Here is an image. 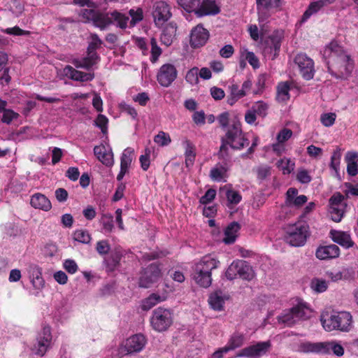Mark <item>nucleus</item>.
Instances as JSON below:
<instances>
[{"instance_id": "26", "label": "nucleus", "mask_w": 358, "mask_h": 358, "mask_svg": "<svg viewBox=\"0 0 358 358\" xmlns=\"http://www.w3.org/2000/svg\"><path fill=\"white\" fill-rule=\"evenodd\" d=\"M99 56L96 52H87V55L81 59H74L72 62L76 68L90 69L99 61Z\"/></svg>"}, {"instance_id": "12", "label": "nucleus", "mask_w": 358, "mask_h": 358, "mask_svg": "<svg viewBox=\"0 0 358 358\" xmlns=\"http://www.w3.org/2000/svg\"><path fill=\"white\" fill-rule=\"evenodd\" d=\"M27 273L33 288V294L38 296L45 287L42 269L36 264H30L27 268Z\"/></svg>"}, {"instance_id": "54", "label": "nucleus", "mask_w": 358, "mask_h": 358, "mask_svg": "<svg viewBox=\"0 0 358 358\" xmlns=\"http://www.w3.org/2000/svg\"><path fill=\"white\" fill-rule=\"evenodd\" d=\"M185 80L190 85H196L199 83V69L194 67L189 69L185 76Z\"/></svg>"}, {"instance_id": "17", "label": "nucleus", "mask_w": 358, "mask_h": 358, "mask_svg": "<svg viewBox=\"0 0 358 358\" xmlns=\"http://www.w3.org/2000/svg\"><path fill=\"white\" fill-rule=\"evenodd\" d=\"M220 5L215 0L200 1V6L196 11V15L199 17L215 15L220 13Z\"/></svg>"}, {"instance_id": "11", "label": "nucleus", "mask_w": 358, "mask_h": 358, "mask_svg": "<svg viewBox=\"0 0 358 358\" xmlns=\"http://www.w3.org/2000/svg\"><path fill=\"white\" fill-rule=\"evenodd\" d=\"M52 344V334L49 327H45L38 334L36 342L31 348L34 354L43 357L50 348Z\"/></svg>"}, {"instance_id": "8", "label": "nucleus", "mask_w": 358, "mask_h": 358, "mask_svg": "<svg viewBox=\"0 0 358 358\" xmlns=\"http://www.w3.org/2000/svg\"><path fill=\"white\" fill-rule=\"evenodd\" d=\"M146 344L145 337L141 334H134L123 341L118 348V354L122 357L141 352Z\"/></svg>"}, {"instance_id": "31", "label": "nucleus", "mask_w": 358, "mask_h": 358, "mask_svg": "<svg viewBox=\"0 0 358 358\" xmlns=\"http://www.w3.org/2000/svg\"><path fill=\"white\" fill-rule=\"evenodd\" d=\"M240 229V225L236 222L230 223L224 230V237L223 242L225 244L234 243L238 236V231Z\"/></svg>"}, {"instance_id": "62", "label": "nucleus", "mask_w": 358, "mask_h": 358, "mask_svg": "<svg viewBox=\"0 0 358 358\" xmlns=\"http://www.w3.org/2000/svg\"><path fill=\"white\" fill-rule=\"evenodd\" d=\"M63 267L71 274L76 273L78 269L76 262L73 259H66L63 263Z\"/></svg>"}, {"instance_id": "49", "label": "nucleus", "mask_w": 358, "mask_h": 358, "mask_svg": "<svg viewBox=\"0 0 358 358\" xmlns=\"http://www.w3.org/2000/svg\"><path fill=\"white\" fill-rule=\"evenodd\" d=\"M341 149L339 147H337L336 149L334 151L330 162V167L334 171H335L336 173L338 175V170L341 163Z\"/></svg>"}, {"instance_id": "52", "label": "nucleus", "mask_w": 358, "mask_h": 358, "mask_svg": "<svg viewBox=\"0 0 358 358\" xmlns=\"http://www.w3.org/2000/svg\"><path fill=\"white\" fill-rule=\"evenodd\" d=\"M157 304V294L152 293L148 298L141 301V308L143 311H148Z\"/></svg>"}, {"instance_id": "15", "label": "nucleus", "mask_w": 358, "mask_h": 358, "mask_svg": "<svg viewBox=\"0 0 358 358\" xmlns=\"http://www.w3.org/2000/svg\"><path fill=\"white\" fill-rule=\"evenodd\" d=\"M177 70L174 65L166 64L158 71V83L164 87L169 86L177 77Z\"/></svg>"}, {"instance_id": "1", "label": "nucleus", "mask_w": 358, "mask_h": 358, "mask_svg": "<svg viewBox=\"0 0 358 358\" xmlns=\"http://www.w3.org/2000/svg\"><path fill=\"white\" fill-rule=\"evenodd\" d=\"M323 59L329 73L336 79H348L355 67L354 60L350 55L334 41L325 47Z\"/></svg>"}, {"instance_id": "21", "label": "nucleus", "mask_w": 358, "mask_h": 358, "mask_svg": "<svg viewBox=\"0 0 358 358\" xmlns=\"http://www.w3.org/2000/svg\"><path fill=\"white\" fill-rule=\"evenodd\" d=\"M63 74L71 80L80 82L90 81L94 78L93 73L82 72L69 65L64 68Z\"/></svg>"}, {"instance_id": "30", "label": "nucleus", "mask_w": 358, "mask_h": 358, "mask_svg": "<svg viewBox=\"0 0 358 358\" xmlns=\"http://www.w3.org/2000/svg\"><path fill=\"white\" fill-rule=\"evenodd\" d=\"M111 24H115L117 27L125 29L129 27V16L117 10L110 12Z\"/></svg>"}, {"instance_id": "63", "label": "nucleus", "mask_w": 358, "mask_h": 358, "mask_svg": "<svg viewBox=\"0 0 358 358\" xmlns=\"http://www.w3.org/2000/svg\"><path fill=\"white\" fill-rule=\"evenodd\" d=\"M292 136V131L289 129H282L277 136V141L279 143H282L288 141Z\"/></svg>"}, {"instance_id": "7", "label": "nucleus", "mask_w": 358, "mask_h": 358, "mask_svg": "<svg viewBox=\"0 0 358 358\" xmlns=\"http://www.w3.org/2000/svg\"><path fill=\"white\" fill-rule=\"evenodd\" d=\"M256 4L258 21L259 24H265L273 14L282 10L283 1L256 0Z\"/></svg>"}, {"instance_id": "45", "label": "nucleus", "mask_w": 358, "mask_h": 358, "mask_svg": "<svg viewBox=\"0 0 358 358\" xmlns=\"http://www.w3.org/2000/svg\"><path fill=\"white\" fill-rule=\"evenodd\" d=\"M178 3L185 10L194 12L195 15L200 6V0H178Z\"/></svg>"}, {"instance_id": "44", "label": "nucleus", "mask_w": 358, "mask_h": 358, "mask_svg": "<svg viewBox=\"0 0 358 358\" xmlns=\"http://www.w3.org/2000/svg\"><path fill=\"white\" fill-rule=\"evenodd\" d=\"M277 166L283 174H289L295 167V163L289 158H283L278 161Z\"/></svg>"}, {"instance_id": "51", "label": "nucleus", "mask_w": 358, "mask_h": 358, "mask_svg": "<svg viewBox=\"0 0 358 358\" xmlns=\"http://www.w3.org/2000/svg\"><path fill=\"white\" fill-rule=\"evenodd\" d=\"M310 287L315 292L322 293L327 290L328 285L326 280L315 278L311 281Z\"/></svg>"}, {"instance_id": "64", "label": "nucleus", "mask_w": 358, "mask_h": 358, "mask_svg": "<svg viewBox=\"0 0 358 358\" xmlns=\"http://www.w3.org/2000/svg\"><path fill=\"white\" fill-rule=\"evenodd\" d=\"M343 196L340 194H334L329 199V206L344 207Z\"/></svg>"}, {"instance_id": "53", "label": "nucleus", "mask_w": 358, "mask_h": 358, "mask_svg": "<svg viewBox=\"0 0 358 358\" xmlns=\"http://www.w3.org/2000/svg\"><path fill=\"white\" fill-rule=\"evenodd\" d=\"M251 109L257 115L265 117L267 114L268 106L263 101H257L252 106Z\"/></svg>"}, {"instance_id": "29", "label": "nucleus", "mask_w": 358, "mask_h": 358, "mask_svg": "<svg viewBox=\"0 0 358 358\" xmlns=\"http://www.w3.org/2000/svg\"><path fill=\"white\" fill-rule=\"evenodd\" d=\"M347 163V173L350 176H355L358 173V153L357 152H348L345 157Z\"/></svg>"}, {"instance_id": "50", "label": "nucleus", "mask_w": 358, "mask_h": 358, "mask_svg": "<svg viewBox=\"0 0 358 358\" xmlns=\"http://www.w3.org/2000/svg\"><path fill=\"white\" fill-rule=\"evenodd\" d=\"M329 213L333 221L338 222L343 216L344 207L329 206Z\"/></svg>"}, {"instance_id": "24", "label": "nucleus", "mask_w": 358, "mask_h": 358, "mask_svg": "<svg viewBox=\"0 0 358 358\" xmlns=\"http://www.w3.org/2000/svg\"><path fill=\"white\" fill-rule=\"evenodd\" d=\"M173 323V313L171 310L158 308V331H163Z\"/></svg>"}, {"instance_id": "18", "label": "nucleus", "mask_w": 358, "mask_h": 358, "mask_svg": "<svg viewBox=\"0 0 358 358\" xmlns=\"http://www.w3.org/2000/svg\"><path fill=\"white\" fill-rule=\"evenodd\" d=\"M160 29L162 43L167 47L171 45L176 35V24L173 22L163 23Z\"/></svg>"}, {"instance_id": "6", "label": "nucleus", "mask_w": 358, "mask_h": 358, "mask_svg": "<svg viewBox=\"0 0 358 358\" xmlns=\"http://www.w3.org/2000/svg\"><path fill=\"white\" fill-rule=\"evenodd\" d=\"M310 309L304 303H299L287 312L278 317V322L287 326H292L300 320H306L310 315Z\"/></svg>"}, {"instance_id": "60", "label": "nucleus", "mask_w": 358, "mask_h": 358, "mask_svg": "<svg viewBox=\"0 0 358 358\" xmlns=\"http://www.w3.org/2000/svg\"><path fill=\"white\" fill-rule=\"evenodd\" d=\"M336 117V114L333 113H324L321 115L320 120L324 126L331 127L334 124Z\"/></svg>"}, {"instance_id": "13", "label": "nucleus", "mask_w": 358, "mask_h": 358, "mask_svg": "<svg viewBox=\"0 0 358 358\" xmlns=\"http://www.w3.org/2000/svg\"><path fill=\"white\" fill-rule=\"evenodd\" d=\"M294 62L298 66L302 77L306 80H311L315 73L314 62L312 59L305 54H298L294 58Z\"/></svg>"}, {"instance_id": "37", "label": "nucleus", "mask_w": 358, "mask_h": 358, "mask_svg": "<svg viewBox=\"0 0 358 358\" xmlns=\"http://www.w3.org/2000/svg\"><path fill=\"white\" fill-rule=\"evenodd\" d=\"M323 344L324 345L323 354H329L332 351L334 355L338 357L343 355L344 348L336 341H326L323 342Z\"/></svg>"}, {"instance_id": "57", "label": "nucleus", "mask_w": 358, "mask_h": 358, "mask_svg": "<svg viewBox=\"0 0 358 358\" xmlns=\"http://www.w3.org/2000/svg\"><path fill=\"white\" fill-rule=\"evenodd\" d=\"M90 41L88 45L87 52H96L95 50L101 46L102 41L98 36L94 34L90 35Z\"/></svg>"}, {"instance_id": "32", "label": "nucleus", "mask_w": 358, "mask_h": 358, "mask_svg": "<svg viewBox=\"0 0 358 358\" xmlns=\"http://www.w3.org/2000/svg\"><path fill=\"white\" fill-rule=\"evenodd\" d=\"M220 193L226 196L227 201L230 205H237L242 199V196L238 191H236L227 185L220 189Z\"/></svg>"}, {"instance_id": "39", "label": "nucleus", "mask_w": 358, "mask_h": 358, "mask_svg": "<svg viewBox=\"0 0 358 358\" xmlns=\"http://www.w3.org/2000/svg\"><path fill=\"white\" fill-rule=\"evenodd\" d=\"M230 96L227 99V103L233 106L238 99L245 96V93H243V90L239 89L237 84H232L229 86Z\"/></svg>"}, {"instance_id": "10", "label": "nucleus", "mask_w": 358, "mask_h": 358, "mask_svg": "<svg viewBox=\"0 0 358 358\" xmlns=\"http://www.w3.org/2000/svg\"><path fill=\"white\" fill-rule=\"evenodd\" d=\"M271 346L270 341L258 342L241 349L236 354L235 357L260 358L269 350Z\"/></svg>"}, {"instance_id": "25", "label": "nucleus", "mask_w": 358, "mask_h": 358, "mask_svg": "<svg viewBox=\"0 0 358 358\" xmlns=\"http://www.w3.org/2000/svg\"><path fill=\"white\" fill-rule=\"evenodd\" d=\"M330 235L334 242L345 248L348 249L354 245V242L348 232L331 230Z\"/></svg>"}, {"instance_id": "47", "label": "nucleus", "mask_w": 358, "mask_h": 358, "mask_svg": "<svg viewBox=\"0 0 358 358\" xmlns=\"http://www.w3.org/2000/svg\"><path fill=\"white\" fill-rule=\"evenodd\" d=\"M208 303L215 310H221L224 303V299L218 292H215L209 296Z\"/></svg>"}, {"instance_id": "48", "label": "nucleus", "mask_w": 358, "mask_h": 358, "mask_svg": "<svg viewBox=\"0 0 358 358\" xmlns=\"http://www.w3.org/2000/svg\"><path fill=\"white\" fill-rule=\"evenodd\" d=\"M100 223L103 227V233H110L113 231V217L110 214H103L100 218Z\"/></svg>"}, {"instance_id": "19", "label": "nucleus", "mask_w": 358, "mask_h": 358, "mask_svg": "<svg viewBox=\"0 0 358 358\" xmlns=\"http://www.w3.org/2000/svg\"><path fill=\"white\" fill-rule=\"evenodd\" d=\"M308 201L305 195H298V189L290 187L286 192L285 204L288 207L300 208Z\"/></svg>"}, {"instance_id": "23", "label": "nucleus", "mask_w": 358, "mask_h": 358, "mask_svg": "<svg viewBox=\"0 0 358 358\" xmlns=\"http://www.w3.org/2000/svg\"><path fill=\"white\" fill-rule=\"evenodd\" d=\"M340 254L338 246L334 244L320 246L317 250L315 255L320 259H328L338 257Z\"/></svg>"}, {"instance_id": "28", "label": "nucleus", "mask_w": 358, "mask_h": 358, "mask_svg": "<svg viewBox=\"0 0 358 358\" xmlns=\"http://www.w3.org/2000/svg\"><path fill=\"white\" fill-rule=\"evenodd\" d=\"M324 345L323 342H302L299 345L298 350L303 353L323 354Z\"/></svg>"}, {"instance_id": "41", "label": "nucleus", "mask_w": 358, "mask_h": 358, "mask_svg": "<svg viewBox=\"0 0 358 358\" xmlns=\"http://www.w3.org/2000/svg\"><path fill=\"white\" fill-rule=\"evenodd\" d=\"M171 17V7L168 2L158 1V21H167Z\"/></svg>"}, {"instance_id": "9", "label": "nucleus", "mask_w": 358, "mask_h": 358, "mask_svg": "<svg viewBox=\"0 0 358 358\" xmlns=\"http://www.w3.org/2000/svg\"><path fill=\"white\" fill-rule=\"evenodd\" d=\"M82 17L87 21H92L94 26L101 29L111 24L110 12L101 13L92 8H83L80 10Z\"/></svg>"}, {"instance_id": "46", "label": "nucleus", "mask_w": 358, "mask_h": 358, "mask_svg": "<svg viewBox=\"0 0 358 358\" xmlns=\"http://www.w3.org/2000/svg\"><path fill=\"white\" fill-rule=\"evenodd\" d=\"M131 20L129 19V27H134L143 19V10L141 8H131L129 11Z\"/></svg>"}, {"instance_id": "3", "label": "nucleus", "mask_w": 358, "mask_h": 358, "mask_svg": "<svg viewBox=\"0 0 358 358\" xmlns=\"http://www.w3.org/2000/svg\"><path fill=\"white\" fill-rule=\"evenodd\" d=\"M220 261L209 255L203 257L194 268L193 278L199 286L207 288L212 283V271L220 266Z\"/></svg>"}, {"instance_id": "5", "label": "nucleus", "mask_w": 358, "mask_h": 358, "mask_svg": "<svg viewBox=\"0 0 358 358\" xmlns=\"http://www.w3.org/2000/svg\"><path fill=\"white\" fill-rule=\"evenodd\" d=\"M285 239L292 246L300 247L305 244L308 236L307 225L298 222L292 224H287L285 227Z\"/></svg>"}, {"instance_id": "4", "label": "nucleus", "mask_w": 358, "mask_h": 358, "mask_svg": "<svg viewBox=\"0 0 358 358\" xmlns=\"http://www.w3.org/2000/svg\"><path fill=\"white\" fill-rule=\"evenodd\" d=\"M320 321L327 331L349 332L352 327V317L346 311L335 312L331 315L323 314Z\"/></svg>"}, {"instance_id": "43", "label": "nucleus", "mask_w": 358, "mask_h": 358, "mask_svg": "<svg viewBox=\"0 0 358 358\" xmlns=\"http://www.w3.org/2000/svg\"><path fill=\"white\" fill-rule=\"evenodd\" d=\"M323 7H324V5H323V3L321 1V0L312 2L309 5L308 8L305 11V13H303L302 18H301V22H306L308 19L310 18V17L311 15L317 13Z\"/></svg>"}, {"instance_id": "27", "label": "nucleus", "mask_w": 358, "mask_h": 358, "mask_svg": "<svg viewBox=\"0 0 358 358\" xmlns=\"http://www.w3.org/2000/svg\"><path fill=\"white\" fill-rule=\"evenodd\" d=\"M32 207L44 211H49L52 208L50 201L43 194L36 193L32 195L30 201Z\"/></svg>"}, {"instance_id": "34", "label": "nucleus", "mask_w": 358, "mask_h": 358, "mask_svg": "<svg viewBox=\"0 0 358 358\" xmlns=\"http://www.w3.org/2000/svg\"><path fill=\"white\" fill-rule=\"evenodd\" d=\"M238 276L243 280H250L254 277V271L248 262L244 260H238Z\"/></svg>"}, {"instance_id": "38", "label": "nucleus", "mask_w": 358, "mask_h": 358, "mask_svg": "<svg viewBox=\"0 0 358 358\" xmlns=\"http://www.w3.org/2000/svg\"><path fill=\"white\" fill-rule=\"evenodd\" d=\"M271 166L267 164H260L253 169L255 173L257 179L259 182H263L267 180L271 176Z\"/></svg>"}, {"instance_id": "40", "label": "nucleus", "mask_w": 358, "mask_h": 358, "mask_svg": "<svg viewBox=\"0 0 358 358\" xmlns=\"http://www.w3.org/2000/svg\"><path fill=\"white\" fill-rule=\"evenodd\" d=\"M244 343V336L241 334H234L224 346L225 350L231 351L241 347Z\"/></svg>"}, {"instance_id": "61", "label": "nucleus", "mask_w": 358, "mask_h": 358, "mask_svg": "<svg viewBox=\"0 0 358 358\" xmlns=\"http://www.w3.org/2000/svg\"><path fill=\"white\" fill-rule=\"evenodd\" d=\"M171 143V138L168 133L162 131L158 132V146H168Z\"/></svg>"}, {"instance_id": "42", "label": "nucleus", "mask_w": 358, "mask_h": 358, "mask_svg": "<svg viewBox=\"0 0 358 358\" xmlns=\"http://www.w3.org/2000/svg\"><path fill=\"white\" fill-rule=\"evenodd\" d=\"M73 241L83 244H88L91 241V235L85 229H76L72 234Z\"/></svg>"}, {"instance_id": "59", "label": "nucleus", "mask_w": 358, "mask_h": 358, "mask_svg": "<svg viewBox=\"0 0 358 358\" xmlns=\"http://www.w3.org/2000/svg\"><path fill=\"white\" fill-rule=\"evenodd\" d=\"M216 196V190L214 189H208L205 194L200 198L199 202L201 204L206 205L214 200Z\"/></svg>"}, {"instance_id": "22", "label": "nucleus", "mask_w": 358, "mask_h": 358, "mask_svg": "<svg viewBox=\"0 0 358 358\" xmlns=\"http://www.w3.org/2000/svg\"><path fill=\"white\" fill-rule=\"evenodd\" d=\"M134 157V150L131 148H126L121 157L120 171L117 176V180L120 181L128 172Z\"/></svg>"}, {"instance_id": "16", "label": "nucleus", "mask_w": 358, "mask_h": 358, "mask_svg": "<svg viewBox=\"0 0 358 358\" xmlns=\"http://www.w3.org/2000/svg\"><path fill=\"white\" fill-rule=\"evenodd\" d=\"M94 153L97 159L105 166H112L113 165V153L112 148L108 144H101L95 146Z\"/></svg>"}, {"instance_id": "20", "label": "nucleus", "mask_w": 358, "mask_h": 358, "mask_svg": "<svg viewBox=\"0 0 358 358\" xmlns=\"http://www.w3.org/2000/svg\"><path fill=\"white\" fill-rule=\"evenodd\" d=\"M156 273L157 264L153 262L143 269L139 279V286L144 288L149 287L156 279Z\"/></svg>"}, {"instance_id": "33", "label": "nucleus", "mask_w": 358, "mask_h": 358, "mask_svg": "<svg viewBox=\"0 0 358 358\" xmlns=\"http://www.w3.org/2000/svg\"><path fill=\"white\" fill-rule=\"evenodd\" d=\"M182 145L185 148V164L187 168L194 164L196 153L194 145L187 139L182 141Z\"/></svg>"}, {"instance_id": "36", "label": "nucleus", "mask_w": 358, "mask_h": 358, "mask_svg": "<svg viewBox=\"0 0 358 358\" xmlns=\"http://www.w3.org/2000/svg\"><path fill=\"white\" fill-rule=\"evenodd\" d=\"M290 84L289 82L280 83L277 86V99L278 101L285 102L289 99Z\"/></svg>"}, {"instance_id": "56", "label": "nucleus", "mask_w": 358, "mask_h": 358, "mask_svg": "<svg viewBox=\"0 0 358 358\" xmlns=\"http://www.w3.org/2000/svg\"><path fill=\"white\" fill-rule=\"evenodd\" d=\"M95 125L99 127L103 134H106L108 131V118L101 114H99L94 121Z\"/></svg>"}, {"instance_id": "14", "label": "nucleus", "mask_w": 358, "mask_h": 358, "mask_svg": "<svg viewBox=\"0 0 358 358\" xmlns=\"http://www.w3.org/2000/svg\"><path fill=\"white\" fill-rule=\"evenodd\" d=\"M210 34L208 31L202 25L194 27L190 34V45L194 48L203 46L208 41Z\"/></svg>"}, {"instance_id": "58", "label": "nucleus", "mask_w": 358, "mask_h": 358, "mask_svg": "<svg viewBox=\"0 0 358 358\" xmlns=\"http://www.w3.org/2000/svg\"><path fill=\"white\" fill-rule=\"evenodd\" d=\"M1 113H3L1 121L3 123L10 124L14 119H17L18 117V114L11 109L6 108Z\"/></svg>"}, {"instance_id": "35", "label": "nucleus", "mask_w": 358, "mask_h": 358, "mask_svg": "<svg viewBox=\"0 0 358 358\" xmlns=\"http://www.w3.org/2000/svg\"><path fill=\"white\" fill-rule=\"evenodd\" d=\"M227 168L222 164H217L210 171V178L213 181H225L227 177Z\"/></svg>"}, {"instance_id": "55", "label": "nucleus", "mask_w": 358, "mask_h": 358, "mask_svg": "<svg viewBox=\"0 0 358 358\" xmlns=\"http://www.w3.org/2000/svg\"><path fill=\"white\" fill-rule=\"evenodd\" d=\"M238 260L234 261L228 267L225 272L226 278L232 280L235 279L238 276Z\"/></svg>"}, {"instance_id": "2", "label": "nucleus", "mask_w": 358, "mask_h": 358, "mask_svg": "<svg viewBox=\"0 0 358 358\" xmlns=\"http://www.w3.org/2000/svg\"><path fill=\"white\" fill-rule=\"evenodd\" d=\"M250 141L243 134L241 123L234 122L231 124L222 139V145L219 151V157L223 159L228 157V146L234 150H241L249 145Z\"/></svg>"}]
</instances>
